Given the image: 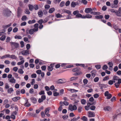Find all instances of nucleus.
Segmentation results:
<instances>
[{"mask_svg": "<svg viewBox=\"0 0 121 121\" xmlns=\"http://www.w3.org/2000/svg\"><path fill=\"white\" fill-rule=\"evenodd\" d=\"M118 2V0H114L113 1L114 4V6L113 7V8H116L118 7L117 4Z\"/></svg>", "mask_w": 121, "mask_h": 121, "instance_id": "14", "label": "nucleus"}, {"mask_svg": "<svg viewBox=\"0 0 121 121\" xmlns=\"http://www.w3.org/2000/svg\"><path fill=\"white\" fill-rule=\"evenodd\" d=\"M95 116V113L91 111H89L88 112V116L89 117H93Z\"/></svg>", "mask_w": 121, "mask_h": 121, "instance_id": "9", "label": "nucleus"}, {"mask_svg": "<svg viewBox=\"0 0 121 121\" xmlns=\"http://www.w3.org/2000/svg\"><path fill=\"white\" fill-rule=\"evenodd\" d=\"M93 96L95 98H97L99 97V95L98 94L96 93Z\"/></svg>", "mask_w": 121, "mask_h": 121, "instance_id": "54", "label": "nucleus"}, {"mask_svg": "<svg viewBox=\"0 0 121 121\" xmlns=\"http://www.w3.org/2000/svg\"><path fill=\"white\" fill-rule=\"evenodd\" d=\"M79 13V11L78 10L75 11L73 12V14L74 15H76Z\"/></svg>", "mask_w": 121, "mask_h": 121, "instance_id": "56", "label": "nucleus"}, {"mask_svg": "<svg viewBox=\"0 0 121 121\" xmlns=\"http://www.w3.org/2000/svg\"><path fill=\"white\" fill-rule=\"evenodd\" d=\"M78 4V2L75 3L74 1L72 2L71 4V6L72 7H74L77 5Z\"/></svg>", "mask_w": 121, "mask_h": 121, "instance_id": "18", "label": "nucleus"}, {"mask_svg": "<svg viewBox=\"0 0 121 121\" xmlns=\"http://www.w3.org/2000/svg\"><path fill=\"white\" fill-rule=\"evenodd\" d=\"M9 69L8 68H6L4 70V72L6 73H8L9 72Z\"/></svg>", "mask_w": 121, "mask_h": 121, "instance_id": "55", "label": "nucleus"}, {"mask_svg": "<svg viewBox=\"0 0 121 121\" xmlns=\"http://www.w3.org/2000/svg\"><path fill=\"white\" fill-rule=\"evenodd\" d=\"M77 95L76 94H74L72 95L70 97V99L71 100H74L76 97L77 96Z\"/></svg>", "mask_w": 121, "mask_h": 121, "instance_id": "19", "label": "nucleus"}, {"mask_svg": "<svg viewBox=\"0 0 121 121\" xmlns=\"http://www.w3.org/2000/svg\"><path fill=\"white\" fill-rule=\"evenodd\" d=\"M22 12V9L19 8H18L17 10V14L18 17H19L20 16Z\"/></svg>", "mask_w": 121, "mask_h": 121, "instance_id": "12", "label": "nucleus"}, {"mask_svg": "<svg viewBox=\"0 0 121 121\" xmlns=\"http://www.w3.org/2000/svg\"><path fill=\"white\" fill-rule=\"evenodd\" d=\"M96 107L94 105H92L90 107V109L92 110H94L95 108Z\"/></svg>", "mask_w": 121, "mask_h": 121, "instance_id": "49", "label": "nucleus"}, {"mask_svg": "<svg viewBox=\"0 0 121 121\" xmlns=\"http://www.w3.org/2000/svg\"><path fill=\"white\" fill-rule=\"evenodd\" d=\"M82 107L81 106L79 107L78 108V111L79 112H81L82 111Z\"/></svg>", "mask_w": 121, "mask_h": 121, "instance_id": "47", "label": "nucleus"}, {"mask_svg": "<svg viewBox=\"0 0 121 121\" xmlns=\"http://www.w3.org/2000/svg\"><path fill=\"white\" fill-rule=\"evenodd\" d=\"M9 58L13 59H17V57L14 55H10Z\"/></svg>", "mask_w": 121, "mask_h": 121, "instance_id": "30", "label": "nucleus"}, {"mask_svg": "<svg viewBox=\"0 0 121 121\" xmlns=\"http://www.w3.org/2000/svg\"><path fill=\"white\" fill-rule=\"evenodd\" d=\"M29 50H24L21 52V53L23 55H26L29 54Z\"/></svg>", "mask_w": 121, "mask_h": 121, "instance_id": "10", "label": "nucleus"}, {"mask_svg": "<svg viewBox=\"0 0 121 121\" xmlns=\"http://www.w3.org/2000/svg\"><path fill=\"white\" fill-rule=\"evenodd\" d=\"M76 17L78 18L81 17L82 18L83 16H82L81 14L78 13L76 15Z\"/></svg>", "mask_w": 121, "mask_h": 121, "instance_id": "35", "label": "nucleus"}, {"mask_svg": "<svg viewBox=\"0 0 121 121\" xmlns=\"http://www.w3.org/2000/svg\"><path fill=\"white\" fill-rule=\"evenodd\" d=\"M41 72V71L40 70H37L36 71V73L39 75L40 74Z\"/></svg>", "mask_w": 121, "mask_h": 121, "instance_id": "59", "label": "nucleus"}, {"mask_svg": "<svg viewBox=\"0 0 121 121\" xmlns=\"http://www.w3.org/2000/svg\"><path fill=\"white\" fill-rule=\"evenodd\" d=\"M72 71L75 72L73 74V75H79L81 73V69L78 67L73 69L72 70Z\"/></svg>", "mask_w": 121, "mask_h": 121, "instance_id": "2", "label": "nucleus"}, {"mask_svg": "<svg viewBox=\"0 0 121 121\" xmlns=\"http://www.w3.org/2000/svg\"><path fill=\"white\" fill-rule=\"evenodd\" d=\"M27 17L25 15H24L22 16L21 19L23 21H25L27 19Z\"/></svg>", "mask_w": 121, "mask_h": 121, "instance_id": "39", "label": "nucleus"}, {"mask_svg": "<svg viewBox=\"0 0 121 121\" xmlns=\"http://www.w3.org/2000/svg\"><path fill=\"white\" fill-rule=\"evenodd\" d=\"M38 14L39 17H42L43 15V12L41 10H40L38 12Z\"/></svg>", "mask_w": 121, "mask_h": 121, "instance_id": "25", "label": "nucleus"}, {"mask_svg": "<svg viewBox=\"0 0 121 121\" xmlns=\"http://www.w3.org/2000/svg\"><path fill=\"white\" fill-rule=\"evenodd\" d=\"M77 79V78L75 77H71L70 78V80L71 81Z\"/></svg>", "mask_w": 121, "mask_h": 121, "instance_id": "50", "label": "nucleus"}, {"mask_svg": "<svg viewBox=\"0 0 121 121\" xmlns=\"http://www.w3.org/2000/svg\"><path fill=\"white\" fill-rule=\"evenodd\" d=\"M25 100V103L24 104V106L26 107H29L30 106L31 104H30L28 102V100L27 99L24 98Z\"/></svg>", "mask_w": 121, "mask_h": 121, "instance_id": "11", "label": "nucleus"}, {"mask_svg": "<svg viewBox=\"0 0 121 121\" xmlns=\"http://www.w3.org/2000/svg\"><path fill=\"white\" fill-rule=\"evenodd\" d=\"M65 2L64 1H62L60 4V6L61 7H62L65 5Z\"/></svg>", "mask_w": 121, "mask_h": 121, "instance_id": "42", "label": "nucleus"}, {"mask_svg": "<svg viewBox=\"0 0 121 121\" xmlns=\"http://www.w3.org/2000/svg\"><path fill=\"white\" fill-rule=\"evenodd\" d=\"M36 22V20L35 19H33L32 20H30L28 22V23L29 24H31L34 23Z\"/></svg>", "mask_w": 121, "mask_h": 121, "instance_id": "23", "label": "nucleus"}, {"mask_svg": "<svg viewBox=\"0 0 121 121\" xmlns=\"http://www.w3.org/2000/svg\"><path fill=\"white\" fill-rule=\"evenodd\" d=\"M11 23H10L8 25H3L2 26L3 28L4 29H6V28L9 27L11 26Z\"/></svg>", "mask_w": 121, "mask_h": 121, "instance_id": "22", "label": "nucleus"}, {"mask_svg": "<svg viewBox=\"0 0 121 121\" xmlns=\"http://www.w3.org/2000/svg\"><path fill=\"white\" fill-rule=\"evenodd\" d=\"M39 24L38 23H36L34 25V28L36 30L35 31H38V26Z\"/></svg>", "mask_w": 121, "mask_h": 121, "instance_id": "24", "label": "nucleus"}, {"mask_svg": "<svg viewBox=\"0 0 121 121\" xmlns=\"http://www.w3.org/2000/svg\"><path fill=\"white\" fill-rule=\"evenodd\" d=\"M81 3H83L84 4L86 5L87 4V1L86 0H82Z\"/></svg>", "mask_w": 121, "mask_h": 121, "instance_id": "52", "label": "nucleus"}, {"mask_svg": "<svg viewBox=\"0 0 121 121\" xmlns=\"http://www.w3.org/2000/svg\"><path fill=\"white\" fill-rule=\"evenodd\" d=\"M113 27L115 30H117L118 29V26L116 25H114Z\"/></svg>", "mask_w": 121, "mask_h": 121, "instance_id": "61", "label": "nucleus"}, {"mask_svg": "<svg viewBox=\"0 0 121 121\" xmlns=\"http://www.w3.org/2000/svg\"><path fill=\"white\" fill-rule=\"evenodd\" d=\"M97 19H101L103 18V16L102 15H96L95 17Z\"/></svg>", "mask_w": 121, "mask_h": 121, "instance_id": "33", "label": "nucleus"}, {"mask_svg": "<svg viewBox=\"0 0 121 121\" xmlns=\"http://www.w3.org/2000/svg\"><path fill=\"white\" fill-rule=\"evenodd\" d=\"M99 86L100 89L102 90L104 88H106L108 86L107 85L104 84H99Z\"/></svg>", "mask_w": 121, "mask_h": 121, "instance_id": "7", "label": "nucleus"}, {"mask_svg": "<svg viewBox=\"0 0 121 121\" xmlns=\"http://www.w3.org/2000/svg\"><path fill=\"white\" fill-rule=\"evenodd\" d=\"M86 100L84 99H82L81 100V102L82 104H84L86 103Z\"/></svg>", "mask_w": 121, "mask_h": 121, "instance_id": "44", "label": "nucleus"}, {"mask_svg": "<svg viewBox=\"0 0 121 121\" xmlns=\"http://www.w3.org/2000/svg\"><path fill=\"white\" fill-rule=\"evenodd\" d=\"M91 73L93 76H95L96 73V71L95 70H93L91 72Z\"/></svg>", "mask_w": 121, "mask_h": 121, "instance_id": "43", "label": "nucleus"}, {"mask_svg": "<svg viewBox=\"0 0 121 121\" xmlns=\"http://www.w3.org/2000/svg\"><path fill=\"white\" fill-rule=\"evenodd\" d=\"M38 22L39 24H42L44 22V21L42 19H41L39 20Z\"/></svg>", "mask_w": 121, "mask_h": 121, "instance_id": "57", "label": "nucleus"}, {"mask_svg": "<svg viewBox=\"0 0 121 121\" xmlns=\"http://www.w3.org/2000/svg\"><path fill=\"white\" fill-rule=\"evenodd\" d=\"M30 99L31 100V101L33 103L35 104V103L36 102V98H35L32 97Z\"/></svg>", "mask_w": 121, "mask_h": 121, "instance_id": "26", "label": "nucleus"}, {"mask_svg": "<svg viewBox=\"0 0 121 121\" xmlns=\"http://www.w3.org/2000/svg\"><path fill=\"white\" fill-rule=\"evenodd\" d=\"M80 118V117L79 116L77 118L74 117L73 119H72L70 121H76L79 119Z\"/></svg>", "mask_w": 121, "mask_h": 121, "instance_id": "38", "label": "nucleus"}, {"mask_svg": "<svg viewBox=\"0 0 121 121\" xmlns=\"http://www.w3.org/2000/svg\"><path fill=\"white\" fill-rule=\"evenodd\" d=\"M70 4V2L69 0L67 1L65 4V5L66 6H69Z\"/></svg>", "mask_w": 121, "mask_h": 121, "instance_id": "60", "label": "nucleus"}, {"mask_svg": "<svg viewBox=\"0 0 121 121\" xmlns=\"http://www.w3.org/2000/svg\"><path fill=\"white\" fill-rule=\"evenodd\" d=\"M116 15L120 17H121V13L117 10H116Z\"/></svg>", "mask_w": 121, "mask_h": 121, "instance_id": "31", "label": "nucleus"}, {"mask_svg": "<svg viewBox=\"0 0 121 121\" xmlns=\"http://www.w3.org/2000/svg\"><path fill=\"white\" fill-rule=\"evenodd\" d=\"M41 98L44 100H45L46 99V97L45 95H43L41 96Z\"/></svg>", "mask_w": 121, "mask_h": 121, "instance_id": "63", "label": "nucleus"}, {"mask_svg": "<svg viewBox=\"0 0 121 121\" xmlns=\"http://www.w3.org/2000/svg\"><path fill=\"white\" fill-rule=\"evenodd\" d=\"M9 56L10 54H6L2 56L1 58V59H3L5 58H9Z\"/></svg>", "mask_w": 121, "mask_h": 121, "instance_id": "27", "label": "nucleus"}, {"mask_svg": "<svg viewBox=\"0 0 121 121\" xmlns=\"http://www.w3.org/2000/svg\"><path fill=\"white\" fill-rule=\"evenodd\" d=\"M13 91V89L12 88H11L8 90L7 92L8 93L11 94Z\"/></svg>", "mask_w": 121, "mask_h": 121, "instance_id": "28", "label": "nucleus"}, {"mask_svg": "<svg viewBox=\"0 0 121 121\" xmlns=\"http://www.w3.org/2000/svg\"><path fill=\"white\" fill-rule=\"evenodd\" d=\"M15 39H21L22 38V37L20 36L16 35L14 37Z\"/></svg>", "mask_w": 121, "mask_h": 121, "instance_id": "53", "label": "nucleus"}, {"mask_svg": "<svg viewBox=\"0 0 121 121\" xmlns=\"http://www.w3.org/2000/svg\"><path fill=\"white\" fill-rule=\"evenodd\" d=\"M67 90L71 92V93H75L78 91L74 89H72L71 88L67 89Z\"/></svg>", "mask_w": 121, "mask_h": 121, "instance_id": "16", "label": "nucleus"}, {"mask_svg": "<svg viewBox=\"0 0 121 121\" xmlns=\"http://www.w3.org/2000/svg\"><path fill=\"white\" fill-rule=\"evenodd\" d=\"M48 69L49 71H51L52 70L53 68L51 66H48Z\"/></svg>", "mask_w": 121, "mask_h": 121, "instance_id": "48", "label": "nucleus"}, {"mask_svg": "<svg viewBox=\"0 0 121 121\" xmlns=\"http://www.w3.org/2000/svg\"><path fill=\"white\" fill-rule=\"evenodd\" d=\"M104 96L106 97V98L108 99H110L112 97V95L111 94L109 93V92L106 91L104 93Z\"/></svg>", "mask_w": 121, "mask_h": 121, "instance_id": "5", "label": "nucleus"}, {"mask_svg": "<svg viewBox=\"0 0 121 121\" xmlns=\"http://www.w3.org/2000/svg\"><path fill=\"white\" fill-rule=\"evenodd\" d=\"M50 109V108H46L45 111V114L48 117L50 116V114L48 113L49 110Z\"/></svg>", "mask_w": 121, "mask_h": 121, "instance_id": "13", "label": "nucleus"}, {"mask_svg": "<svg viewBox=\"0 0 121 121\" xmlns=\"http://www.w3.org/2000/svg\"><path fill=\"white\" fill-rule=\"evenodd\" d=\"M20 97H16L12 98V100L14 102H16L17 100L20 99Z\"/></svg>", "mask_w": 121, "mask_h": 121, "instance_id": "21", "label": "nucleus"}, {"mask_svg": "<svg viewBox=\"0 0 121 121\" xmlns=\"http://www.w3.org/2000/svg\"><path fill=\"white\" fill-rule=\"evenodd\" d=\"M6 38V36L4 35H2L0 38V39L1 41H4Z\"/></svg>", "mask_w": 121, "mask_h": 121, "instance_id": "32", "label": "nucleus"}, {"mask_svg": "<svg viewBox=\"0 0 121 121\" xmlns=\"http://www.w3.org/2000/svg\"><path fill=\"white\" fill-rule=\"evenodd\" d=\"M29 9L30 11H32L34 8V6L32 5L29 4L28 6Z\"/></svg>", "mask_w": 121, "mask_h": 121, "instance_id": "41", "label": "nucleus"}, {"mask_svg": "<svg viewBox=\"0 0 121 121\" xmlns=\"http://www.w3.org/2000/svg\"><path fill=\"white\" fill-rule=\"evenodd\" d=\"M92 17V16L89 14H88L85 16H83L82 18H90Z\"/></svg>", "mask_w": 121, "mask_h": 121, "instance_id": "15", "label": "nucleus"}, {"mask_svg": "<svg viewBox=\"0 0 121 121\" xmlns=\"http://www.w3.org/2000/svg\"><path fill=\"white\" fill-rule=\"evenodd\" d=\"M35 30L34 28L30 29V30L29 34L31 35L33 34L35 32L37 31Z\"/></svg>", "mask_w": 121, "mask_h": 121, "instance_id": "17", "label": "nucleus"}, {"mask_svg": "<svg viewBox=\"0 0 121 121\" xmlns=\"http://www.w3.org/2000/svg\"><path fill=\"white\" fill-rule=\"evenodd\" d=\"M18 72L20 74H22L24 73V71L22 69H19L18 70Z\"/></svg>", "mask_w": 121, "mask_h": 121, "instance_id": "37", "label": "nucleus"}, {"mask_svg": "<svg viewBox=\"0 0 121 121\" xmlns=\"http://www.w3.org/2000/svg\"><path fill=\"white\" fill-rule=\"evenodd\" d=\"M35 80L34 79H32L31 80V81L30 82V84L32 85H33L35 83Z\"/></svg>", "mask_w": 121, "mask_h": 121, "instance_id": "62", "label": "nucleus"}, {"mask_svg": "<svg viewBox=\"0 0 121 121\" xmlns=\"http://www.w3.org/2000/svg\"><path fill=\"white\" fill-rule=\"evenodd\" d=\"M104 110L105 111H109L111 109V108L109 106H106L104 108Z\"/></svg>", "mask_w": 121, "mask_h": 121, "instance_id": "20", "label": "nucleus"}, {"mask_svg": "<svg viewBox=\"0 0 121 121\" xmlns=\"http://www.w3.org/2000/svg\"><path fill=\"white\" fill-rule=\"evenodd\" d=\"M110 16L109 15H105L104 17L106 19H108L109 17Z\"/></svg>", "mask_w": 121, "mask_h": 121, "instance_id": "64", "label": "nucleus"}, {"mask_svg": "<svg viewBox=\"0 0 121 121\" xmlns=\"http://www.w3.org/2000/svg\"><path fill=\"white\" fill-rule=\"evenodd\" d=\"M5 110H5V113L6 114H9L10 112V111L8 109H5L2 111H1V112H3V111H5Z\"/></svg>", "mask_w": 121, "mask_h": 121, "instance_id": "45", "label": "nucleus"}, {"mask_svg": "<svg viewBox=\"0 0 121 121\" xmlns=\"http://www.w3.org/2000/svg\"><path fill=\"white\" fill-rule=\"evenodd\" d=\"M83 82L84 84L86 85L88 81L86 79H85L83 80Z\"/></svg>", "mask_w": 121, "mask_h": 121, "instance_id": "51", "label": "nucleus"}, {"mask_svg": "<svg viewBox=\"0 0 121 121\" xmlns=\"http://www.w3.org/2000/svg\"><path fill=\"white\" fill-rule=\"evenodd\" d=\"M55 9L54 8H50L49 10V13H52L55 10Z\"/></svg>", "mask_w": 121, "mask_h": 121, "instance_id": "29", "label": "nucleus"}, {"mask_svg": "<svg viewBox=\"0 0 121 121\" xmlns=\"http://www.w3.org/2000/svg\"><path fill=\"white\" fill-rule=\"evenodd\" d=\"M108 64L109 66V69H110V68H111L113 66V64L112 62H109L108 63Z\"/></svg>", "mask_w": 121, "mask_h": 121, "instance_id": "34", "label": "nucleus"}, {"mask_svg": "<svg viewBox=\"0 0 121 121\" xmlns=\"http://www.w3.org/2000/svg\"><path fill=\"white\" fill-rule=\"evenodd\" d=\"M77 107L75 105H73L70 104L69 105V107L68 109L71 111L76 110L77 109Z\"/></svg>", "mask_w": 121, "mask_h": 121, "instance_id": "4", "label": "nucleus"}, {"mask_svg": "<svg viewBox=\"0 0 121 121\" xmlns=\"http://www.w3.org/2000/svg\"><path fill=\"white\" fill-rule=\"evenodd\" d=\"M85 12L86 13H90L94 15H99L101 14L99 12H95L92 11L91 8H86L85 10Z\"/></svg>", "mask_w": 121, "mask_h": 121, "instance_id": "1", "label": "nucleus"}, {"mask_svg": "<svg viewBox=\"0 0 121 121\" xmlns=\"http://www.w3.org/2000/svg\"><path fill=\"white\" fill-rule=\"evenodd\" d=\"M11 13V12L9 9H7L4 10L2 14L4 16L7 17L10 15Z\"/></svg>", "mask_w": 121, "mask_h": 121, "instance_id": "3", "label": "nucleus"}, {"mask_svg": "<svg viewBox=\"0 0 121 121\" xmlns=\"http://www.w3.org/2000/svg\"><path fill=\"white\" fill-rule=\"evenodd\" d=\"M99 78L98 77H96L94 79V81L95 82H96L98 81L99 80Z\"/></svg>", "mask_w": 121, "mask_h": 121, "instance_id": "58", "label": "nucleus"}, {"mask_svg": "<svg viewBox=\"0 0 121 121\" xmlns=\"http://www.w3.org/2000/svg\"><path fill=\"white\" fill-rule=\"evenodd\" d=\"M81 119L83 121H87V118L85 116H83L81 118Z\"/></svg>", "mask_w": 121, "mask_h": 121, "instance_id": "36", "label": "nucleus"}, {"mask_svg": "<svg viewBox=\"0 0 121 121\" xmlns=\"http://www.w3.org/2000/svg\"><path fill=\"white\" fill-rule=\"evenodd\" d=\"M8 80L9 82L12 84L15 83L16 82V80L13 77L10 79H8Z\"/></svg>", "mask_w": 121, "mask_h": 121, "instance_id": "8", "label": "nucleus"}, {"mask_svg": "<svg viewBox=\"0 0 121 121\" xmlns=\"http://www.w3.org/2000/svg\"><path fill=\"white\" fill-rule=\"evenodd\" d=\"M24 62V60H22V61H21L20 62H18L17 63V65H20L23 64Z\"/></svg>", "mask_w": 121, "mask_h": 121, "instance_id": "46", "label": "nucleus"}, {"mask_svg": "<svg viewBox=\"0 0 121 121\" xmlns=\"http://www.w3.org/2000/svg\"><path fill=\"white\" fill-rule=\"evenodd\" d=\"M64 80V79H60L58 81V83H63L64 82V81H63Z\"/></svg>", "mask_w": 121, "mask_h": 121, "instance_id": "40", "label": "nucleus"}, {"mask_svg": "<svg viewBox=\"0 0 121 121\" xmlns=\"http://www.w3.org/2000/svg\"><path fill=\"white\" fill-rule=\"evenodd\" d=\"M11 46L14 48H17L19 47V44L17 43L12 42L11 43Z\"/></svg>", "mask_w": 121, "mask_h": 121, "instance_id": "6", "label": "nucleus"}]
</instances>
